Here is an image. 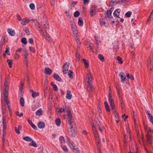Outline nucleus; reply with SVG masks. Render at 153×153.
<instances>
[{
	"instance_id": "1",
	"label": "nucleus",
	"mask_w": 153,
	"mask_h": 153,
	"mask_svg": "<svg viewBox=\"0 0 153 153\" xmlns=\"http://www.w3.org/2000/svg\"><path fill=\"white\" fill-rule=\"evenodd\" d=\"M33 21L35 23L37 28L43 37L48 41H51L52 39L50 36L48 34H47L45 30H43L42 28L40 29H41L40 26L39 25V24L37 22L36 20H34Z\"/></svg>"
},
{
	"instance_id": "2",
	"label": "nucleus",
	"mask_w": 153,
	"mask_h": 153,
	"mask_svg": "<svg viewBox=\"0 0 153 153\" xmlns=\"http://www.w3.org/2000/svg\"><path fill=\"white\" fill-rule=\"evenodd\" d=\"M93 77L90 73L87 74L85 78V81L87 83V90L93 91V88L91 84L92 82Z\"/></svg>"
},
{
	"instance_id": "3",
	"label": "nucleus",
	"mask_w": 153,
	"mask_h": 153,
	"mask_svg": "<svg viewBox=\"0 0 153 153\" xmlns=\"http://www.w3.org/2000/svg\"><path fill=\"white\" fill-rule=\"evenodd\" d=\"M144 129L146 133V139L148 143L151 144L152 143V136L150 134V133L153 131L150 129L149 127L146 126H144Z\"/></svg>"
},
{
	"instance_id": "4",
	"label": "nucleus",
	"mask_w": 153,
	"mask_h": 153,
	"mask_svg": "<svg viewBox=\"0 0 153 153\" xmlns=\"http://www.w3.org/2000/svg\"><path fill=\"white\" fill-rule=\"evenodd\" d=\"M98 11L97 7L96 5L92 6L90 8L89 11L90 15L91 16H93L96 15Z\"/></svg>"
},
{
	"instance_id": "5",
	"label": "nucleus",
	"mask_w": 153,
	"mask_h": 153,
	"mask_svg": "<svg viewBox=\"0 0 153 153\" xmlns=\"http://www.w3.org/2000/svg\"><path fill=\"white\" fill-rule=\"evenodd\" d=\"M24 51V62L26 65L27 67L28 66V61L29 60V53L27 51L25 50Z\"/></svg>"
},
{
	"instance_id": "6",
	"label": "nucleus",
	"mask_w": 153,
	"mask_h": 153,
	"mask_svg": "<svg viewBox=\"0 0 153 153\" xmlns=\"http://www.w3.org/2000/svg\"><path fill=\"white\" fill-rule=\"evenodd\" d=\"M68 143L69 146L73 151L76 152V153H79V150L77 148L74 146L73 141H70L69 139H68Z\"/></svg>"
},
{
	"instance_id": "7",
	"label": "nucleus",
	"mask_w": 153,
	"mask_h": 153,
	"mask_svg": "<svg viewBox=\"0 0 153 153\" xmlns=\"http://www.w3.org/2000/svg\"><path fill=\"white\" fill-rule=\"evenodd\" d=\"M75 127L74 125L70 126V128L68 130V132L70 135L72 137H74L75 135Z\"/></svg>"
},
{
	"instance_id": "8",
	"label": "nucleus",
	"mask_w": 153,
	"mask_h": 153,
	"mask_svg": "<svg viewBox=\"0 0 153 153\" xmlns=\"http://www.w3.org/2000/svg\"><path fill=\"white\" fill-rule=\"evenodd\" d=\"M8 92L6 88H4V91L3 94L2 96V98L4 100L5 102H7L8 100Z\"/></svg>"
},
{
	"instance_id": "9",
	"label": "nucleus",
	"mask_w": 153,
	"mask_h": 153,
	"mask_svg": "<svg viewBox=\"0 0 153 153\" xmlns=\"http://www.w3.org/2000/svg\"><path fill=\"white\" fill-rule=\"evenodd\" d=\"M67 113L68 117V123H69L71 125L72 124V123L74 121V120L72 119V116L71 111L69 109H68L67 110Z\"/></svg>"
},
{
	"instance_id": "10",
	"label": "nucleus",
	"mask_w": 153,
	"mask_h": 153,
	"mask_svg": "<svg viewBox=\"0 0 153 153\" xmlns=\"http://www.w3.org/2000/svg\"><path fill=\"white\" fill-rule=\"evenodd\" d=\"M91 125L92 126V130L93 132L95 137L96 138V140H97L98 139V134L97 131L95 127L94 126L93 124L92 123H91Z\"/></svg>"
},
{
	"instance_id": "11",
	"label": "nucleus",
	"mask_w": 153,
	"mask_h": 153,
	"mask_svg": "<svg viewBox=\"0 0 153 153\" xmlns=\"http://www.w3.org/2000/svg\"><path fill=\"white\" fill-rule=\"evenodd\" d=\"M69 64L68 63L66 62L62 66L63 72L64 74H66L67 71H68L69 68Z\"/></svg>"
},
{
	"instance_id": "12",
	"label": "nucleus",
	"mask_w": 153,
	"mask_h": 153,
	"mask_svg": "<svg viewBox=\"0 0 153 153\" xmlns=\"http://www.w3.org/2000/svg\"><path fill=\"white\" fill-rule=\"evenodd\" d=\"M30 92L31 94V96L32 97L35 99L36 97L39 96V93L38 92H36L33 91L32 89L30 90Z\"/></svg>"
},
{
	"instance_id": "13",
	"label": "nucleus",
	"mask_w": 153,
	"mask_h": 153,
	"mask_svg": "<svg viewBox=\"0 0 153 153\" xmlns=\"http://www.w3.org/2000/svg\"><path fill=\"white\" fill-rule=\"evenodd\" d=\"M119 75L121 78V81L123 83L126 81V77L124 74L123 72H121Z\"/></svg>"
},
{
	"instance_id": "14",
	"label": "nucleus",
	"mask_w": 153,
	"mask_h": 153,
	"mask_svg": "<svg viewBox=\"0 0 153 153\" xmlns=\"http://www.w3.org/2000/svg\"><path fill=\"white\" fill-rule=\"evenodd\" d=\"M120 12V10L119 9H117L114 11L113 15L115 17L120 18L119 15Z\"/></svg>"
},
{
	"instance_id": "15",
	"label": "nucleus",
	"mask_w": 153,
	"mask_h": 153,
	"mask_svg": "<svg viewBox=\"0 0 153 153\" xmlns=\"http://www.w3.org/2000/svg\"><path fill=\"white\" fill-rule=\"evenodd\" d=\"M108 102L112 109H114L115 106L114 100L111 98H108Z\"/></svg>"
},
{
	"instance_id": "16",
	"label": "nucleus",
	"mask_w": 153,
	"mask_h": 153,
	"mask_svg": "<svg viewBox=\"0 0 153 153\" xmlns=\"http://www.w3.org/2000/svg\"><path fill=\"white\" fill-rule=\"evenodd\" d=\"M70 22L72 30L76 29V27L74 21L73 20H71L70 21Z\"/></svg>"
},
{
	"instance_id": "17",
	"label": "nucleus",
	"mask_w": 153,
	"mask_h": 153,
	"mask_svg": "<svg viewBox=\"0 0 153 153\" xmlns=\"http://www.w3.org/2000/svg\"><path fill=\"white\" fill-rule=\"evenodd\" d=\"M7 32L9 34L12 36H13L15 35V31L14 30H13L11 28H9L7 30Z\"/></svg>"
},
{
	"instance_id": "18",
	"label": "nucleus",
	"mask_w": 153,
	"mask_h": 153,
	"mask_svg": "<svg viewBox=\"0 0 153 153\" xmlns=\"http://www.w3.org/2000/svg\"><path fill=\"white\" fill-rule=\"evenodd\" d=\"M59 140L61 144L60 146H62L63 145L65 142L64 138L63 137L61 136L59 137Z\"/></svg>"
},
{
	"instance_id": "19",
	"label": "nucleus",
	"mask_w": 153,
	"mask_h": 153,
	"mask_svg": "<svg viewBox=\"0 0 153 153\" xmlns=\"http://www.w3.org/2000/svg\"><path fill=\"white\" fill-rule=\"evenodd\" d=\"M31 141L30 143H29V146H32L34 147H37V145L36 142L33 140H32L29 137V142Z\"/></svg>"
},
{
	"instance_id": "20",
	"label": "nucleus",
	"mask_w": 153,
	"mask_h": 153,
	"mask_svg": "<svg viewBox=\"0 0 153 153\" xmlns=\"http://www.w3.org/2000/svg\"><path fill=\"white\" fill-rule=\"evenodd\" d=\"M29 21L27 18H24L22 19L21 24L23 25H26L28 22Z\"/></svg>"
},
{
	"instance_id": "21",
	"label": "nucleus",
	"mask_w": 153,
	"mask_h": 153,
	"mask_svg": "<svg viewBox=\"0 0 153 153\" xmlns=\"http://www.w3.org/2000/svg\"><path fill=\"white\" fill-rule=\"evenodd\" d=\"M54 78L57 81H62V79L59 76V75L56 74H53Z\"/></svg>"
},
{
	"instance_id": "22",
	"label": "nucleus",
	"mask_w": 153,
	"mask_h": 153,
	"mask_svg": "<svg viewBox=\"0 0 153 153\" xmlns=\"http://www.w3.org/2000/svg\"><path fill=\"white\" fill-rule=\"evenodd\" d=\"M38 126L39 128H43L45 127V125L43 122H40L38 123Z\"/></svg>"
},
{
	"instance_id": "23",
	"label": "nucleus",
	"mask_w": 153,
	"mask_h": 153,
	"mask_svg": "<svg viewBox=\"0 0 153 153\" xmlns=\"http://www.w3.org/2000/svg\"><path fill=\"white\" fill-rule=\"evenodd\" d=\"M72 95L71 94V91L68 90H67V93L66 96V98L68 100H71L72 98Z\"/></svg>"
},
{
	"instance_id": "24",
	"label": "nucleus",
	"mask_w": 153,
	"mask_h": 153,
	"mask_svg": "<svg viewBox=\"0 0 153 153\" xmlns=\"http://www.w3.org/2000/svg\"><path fill=\"white\" fill-rule=\"evenodd\" d=\"M52 71L49 68H47L45 69V73L48 75H50L51 74Z\"/></svg>"
},
{
	"instance_id": "25",
	"label": "nucleus",
	"mask_w": 153,
	"mask_h": 153,
	"mask_svg": "<svg viewBox=\"0 0 153 153\" xmlns=\"http://www.w3.org/2000/svg\"><path fill=\"white\" fill-rule=\"evenodd\" d=\"M113 10L114 9L113 8H111L109 10H107L106 13L107 15V17L108 18L110 17L111 15V13L113 11Z\"/></svg>"
},
{
	"instance_id": "26",
	"label": "nucleus",
	"mask_w": 153,
	"mask_h": 153,
	"mask_svg": "<svg viewBox=\"0 0 153 153\" xmlns=\"http://www.w3.org/2000/svg\"><path fill=\"white\" fill-rule=\"evenodd\" d=\"M151 62L150 59H148L147 60L148 68L150 69V71H152V67L151 64Z\"/></svg>"
},
{
	"instance_id": "27",
	"label": "nucleus",
	"mask_w": 153,
	"mask_h": 153,
	"mask_svg": "<svg viewBox=\"0 0 153 153\" xmlns=\"http://www.w3.org/2000/svg\"><path fill=\"white\" fill-rule=\"evenodd\" d=\"M22 127L21 126H19L18 128L16 127H15V130L16 132L18 134H20V130H21Z\"/></svg>"
},
{
	"instance_id": "28",
	"label": "nucleus",
	"mask_w": 153,
	"mask_h": 153,
	"mask_svg": "<svg viewBox=\"0 0 153 153\" xmlns=\"http://www.w3.org/2000/svg\"><path fill=\"white\" fill-rule=\"evenodd\" d=\"M42 109L39 108L36 111V114L37 115L39 116L42 114Z\"/></svg>"
},
{
	"instance_id": "29",
	"label": "nucleus",
	"mask_w": 153,
	"mask_h": 153,
	"mask_svg": "<svg viewBox=\"0 0 153 153\" xmlns=\"http://www.w3.org/2000/svg\"><path fill=\"white\" fill-rule=\"evenodd\" d=\"M104 105L105 108L107 111H110V109L108 104V102L107 101H105L104 102Z\"/></svg>"
},
{
	"instance_id": "30",
	"label": "nucleus",
	"mask_w": 153,
	"mask_h": 153,
	"mask_svg": "<svg viewBox=\"0 0 153 153\" xmlns=\"http://www.w3.org/2000/svg\"><path fill=\"white\" fill-rule=\"evenodd\" d=\"M20 104L22 107H24L25 105V102L23 98L21 97L19 100Z\"/></svg>"
},
{
	"instance_id": "31",
	"label": "nucleus",
	"mask_w": 153,
	"mask_h": 153,
	"mask_svg": "<svg viewBox=\"0 0 153 153\" xmlns=\"http://www.w3.org/2000/svg\"><path fill=\"white\" fill-rule=\"evenodd\" d=\"M78 24L80 26H82L83 25V22L82 20V19L81 18H79L78 19Z\"/></svg>"
},
{
	"instance_id": "32",
	"label": "nucleus",
	"mask_w": 153,
	"mask_h": 153,
	"mask_svg": "<svg viewBox=\"0 0 153 153\" xmlns=\"http://www.w3.org/2000/svg\"><path fill=\"white\" fill-rule=\"evenodd\" d=\"M73 73L71 70H69L68 72V74L69 77L71 79H72L73 78Z\"/></svg>"
},
{
	"instance_id": "33",
	"label": "nucleus",
	"mask_w": 153,
	"mask_h": 153,
	"mask_svg": "<svg viewBox=\"0 0 153 153\" xmlns=\"http://www.w3.org/2000/svg\"><path fill=\"white\" fill-rule=\"evenodd\" d=\"M7 62L8 64L9 67L10 68H12L13 64L12 60L8 59L7 60Z\"/></svg>"
},
{
	"instance_id": "34",
	"label": "nucleus",
	"mask_w": 153,
	"mask_h": 153,
	"mask_svg": "<svg viewBox=\"0 0 153 153\" xmlns=\"http://www.w3.org/2000/svg\"><path fill=\"white\" fill-rule=\"evenodd\" d=\"M82 61L84 63V64L85 65V68H88V67L89 66V64H88V62L86 61V60L84 59H82Z\"/></svg>"
},
{
	"instance_id": "35",
	"label": "nucleus",
	"mask_w": 153,
	"mask_h": 153,
	"mask_svg": "<svg viewBox=\"0 0 153 153\" xmlns=\"http://www.w3.org/2000/svg\"><path fill=\"white\" fill-rule=\"evenodd\" d=\"M7 125L4 119L3 121V131H5L6 129Z\"/></svg>"
},
{
	"instance_id": "36",
	"label": "nucleus",
	"mask_w": 153,
	"mask_h": 153,
	"mask_svg": "<svg viewBox=\"0 0 153 153\" xmlns=\"http://www.w3.org/2000/svg\"><path fill=\"white\" fill-rule=\"evenodd\" d=\"M29 124L30 125L32 128H33L34 130H37V128L36 126L32 123L31 121H30L29 120Z\"/></svg>"
},
{
	"instance_id": "37",
	"label": "nucleus",
	"mask_w": 153,
	"mask_h": 153,
	"mask_svg": "<svg viewBox=\"0 0 153 153\" xmlns=\"http://www.w3.org/2000/svg\"><path fill=\"white\" fill-rule=\"evenodd\" d=\"M75 38L76 40V42L77 45V46L79 47L80 45V43L79 42V37H75Z\"/></svg>"
},
{
	"instance_id": "38",
	"label": "nucleus",
	"mask_w": 153,
	"mask_h": 153,
	"mask_svg": "<svg viewBox=\"0 0 153 153\" xmlns=\"http://www.w3.org/2000/svg\"><path fill=\"white\" fill-rule=\"evenodd\" d=\"M56 125L58 126H59L60 125V120L59 118H57L55 120Z\"/></svg>"
},
{
	"instance_id": "39",
	"label": "nucleus",
	"mask_w": 153,
	"mask_h": 153,
	"mask_svg": "<svg viewBox=\"0 0 153 153\" xmlns=\"http://www.w3.org/2000/svg\"><path fill=\"white\" fill-rule=\"evenodd\" d=\"M56 111L57 112H62L65 111V109L61 108H56Z\"/></svg>"
},
{
	"instance_id": "40",
	"label": "nucleus",
	"mask_w": 153,
	"mask_h": 153,
	"mask_svg": "<svg viewBox=\"0 0 153 153\" xmlns=\"http://www.w3.org/2000/svg\"><path fill=\"white\" fill-rule=\"evenodd\" d=\"M29 7L31 10H33L35 8V5L33 3H31L29 4Z\"/></svg>"
},
{
	"instance_id": "41",
	"label": "nucleus",
	"mask_w": 153,
	"mask_h": 153,
	"mask_svg": "<svg viewBox=\"0 0 153 153\" xmlns=\"http://www.w3.org/2000/svg\"><path fill=\"white\" fill-rule=\"evenodd\" d=\"M51 84L53 88L55 91H56L58 90L57 87L56 85L53 84L52 82L51 83Z\"/></svg>"
},
{
	"instance_id": "42",
	"label": "nucleus",
	"mask_w": 153,
	"mask_h": 153,
	"mask_svg": "<svg viewBox=\"0 0 153 153\" xmlns=\"http://www.w3.org/2000/svg\"><path fill=\"white\" fill-rule=\"evenodd\" d=\"M65 13L66 14L67 17L69 19L71 18V15L70 14L69 11H68L67 10H65Z\"/></svg>"
},
{
	"instance_id": "43",
	"label": "nucleus",
	"mask_w": 153,
	"mask_h": 153,
	"mask_svg": "<svg viewBox=\"0 0 153 153\" xmlns=\"http://www.w3.org/2000/svg\"><path fill=\"white\" fill-rule=\"evenodd\" d=\"M72 31L73 32L74 35V36L75 37H78V32L76 30V29L74 30H73Z\"/></svg>"
},
{
	"instance_id": "44",
	"label": "nucleus",
	"mask_w": 153,
	"mask_h": 153,
	"mask_svg": "<svg viewBox=\"0 0 153 153\" xmlns=\"http://www.w3.org/2000/svg\"><path fill=\"white\" fill-rule=\"evenodd\" d=\"M98 57L99 59L102 62H103L104 61V57L101 54L99 55Z\"/></svg>"
},
{
	"instance_id": "45",
	"label": "nucleus",
	"mask_w": 153,
	"mask_h": 153,
	"mask_svg": "<svg viewBox=\"0 0 153 153\" xmlns=\"http://www.w3.org/2000/svg\"><path fill=\"white\" fill-rule=\"evenodd\" d=\"M117 59L118 61V63L120 64H122L123 62L122 58L119 56L117 57Z\"/></svg>"
},
{
	"instance_id": "46",
	"label": "nucleus",
	"mask_w": 153,
	"mask_h": 153,
	"mask_svg": "<svg viewBox=\"0 0 153 153\" xmlns=\"http://www.w3.org/2000/svg\"><path fill=\"white\" fill-rule=\"evenodd\" d=\"M100 23L101 25L104 26L105 25V22L103 19H100Z\"/></svg>"
},
{
	"instance_id": "47",
	"label": "nucleus",
	"mask_w": 153,
	"mask_h": 153,
	"mask_svg": "<svg viewBox=\"0 0 153 153\" xmlns=\"http://www.w3.org/2000/svg\"><path fill=\"white\" fill-rule=\"evenodd\" d=\"M126 76L128 78L131 79V80H134V78L133 76L132 75H130L129 74H126Z\"/></svg>"
},
{
	"instance_id": "48",
	"label": "nucleus",
	"mask_w": 153,
	"mask_h": 153,
	"mask_svg": "<svg viewBox=\"0 0 153 153\" xmlns=\"http://www.w3.org/2000/svg\"><path fill=\"white\" fill-rule=\"evenodd\" d=\"M94 39L96 44V47L97 48H99V44L98 42V39L96 36H95Z\"/></svg>"
},
{
	"instance_id": "49",
	"label": "nucleus",
	"mask_w": 153,
	"mask_h": 153,
	"mask_svg": "<svg viewBox=\"0 0 153 153\" xmlns=\"http://www.w3.org/2000/svg\"><path fill=\"white\" fill-rule=\"evenodd\" d=\"M74 16L75 17H78L79 16L80 14L77 11H76L74 13Z\"/></svg>"
},
{
	"instance_id": "50",
	"label": "nucleus",
	"mask_w": 153,
	"mask_h": 153,
	"mask_svg": "<svg viewBox=\"0 0 153 153\" xmlns=\"http://www.w3.org/2000/svg\"><path fill=\"white\" fill-rule=\"evenodd\" d=\"M21 42L22 43L25 45L27 43V39L25 38H23L21 40Z\"/></svg>"
},
{
	"instance_id": "51",
	"label": "nucleus",
	"mask_w": 153,
	"mask_h": 153,
	"mask_svg": "<svg viewBox=\"0 0 153 153\" xmlns=\"http://www.w3.org/2000/svg\"><path fill=\"white\" fill-rule=\"evenodd\" d=\"M61 147L64 151L65 152H67L68 151V149L66 146H62Z\"/></svg>"
},
{
	"instance_id": "52",
	"label": "nucleus",
	"mask_w": 153,
	"mask_h": 153,
	"mask_svg": "<svg viewBox=\"0 0 153 153\" xmlns=\"http://www.w3.org/2000/svg\"><path fill=\"white\" fill-rule=\"evenodd\" d=\"M148 118L152 124V125H153V117L152 115L150 116H149Z\"/></svg>"
},
{
	"instance_id": "53",
	"label": "nucleus",
	"mask_w": 153,
	"mask_h": 153,
	"mask_svg": "<svg viewBox=\"0 0 153 153\" xmlns=\"http://www.w3.org/2000/svg\"><path fill=\"white\" fill-rule=\"evenodd\" d=\"M23 87H20L19 88V96L20 97L21 95V93L22 92V91L23 90Z\"/></svg>"
},
{
	"instance_id": "54",
	"label": "nucleus",
	"mask_w": 153,
	"mask_h": 153,
	"mask_svg": "<svg viewBox=\"0 0 153 153\" xmlns=\"http://www.w3.org/2000/svg\"><path fill=\"white\" fill-rule=\"evenodd\" d=\"M131 13L130 11H128L125 14V16L128 17H129L131 16Z\"/></svg>"
},
{
	"instance_id": "55",
	"label": "nucleus",
	"mask_w": 153,
	"mask_h": 153,
	"mask_svg": "<svg viewBox=\"0 0 153 153\" xmlns=\"http://www.w3.org/2000/svg\"><path fill=\"white\" fill-rule=\"evenodd\" d=\"M95 140L97 143V145L98 147H99L100 146V143H99V141H100V140L99 139V135H98V139L97 140H96L95 137Z\"/></svg>"
},
{
	"instance_id": "56",
	"label": "nucleus",
	"mask_w": 153,
	"mask_h": 153,
	"mask_svg": "<svg viewBox=\"0 0 153 153\" xmlns=\"http://www.w3.org/2000/svg\"><path fill=\"white\" fill-rule=\"evenodd\" d=\"M29 51L32 53H34L35 51L34 48L30 47H29Z\"/></svg>"
},
{
	"instance_id": "57",
	"label": "nucleus",
	"mask_w": 153,
	"mask_h": 153,
	"mask_svg": "<svg viewBox=\"0 0 153 153\" xmlns=\"http://www.w3.org/2000/svg\"><path fill=\"white\" fill-rule=\"evenodd\" d=\"M117 3L115 1V0H111V5H114L117 4Z\"/></svg>"
},
{
	"instance_id": "58",
	"label": "nucleus",
	"mask_w": 153,
	"mask_h": 153,
	"mask_svg": "<svg viewBox=\"0 0 153 153\" xmlns=\"http://www.w3.org/2000/svg\"><path fill=\"white\" fill-rule=\"evenodd\" d=\"M16 114L17 116L20 117H21L22 116L23 114L22 113H21L19 114V112H17Z\"/></svg>"
},
{
	"instance_id": "59",
	"label": "nucleus",
	"mask_w": 153,
	"mask_h": 153,
	"mask_svg": "<svg viewBox=\"0 0 153 153\" xmlns=\"http://www.w3.org/2000/svg\"><path fill=\"white\" fill-rule=\"evenodd\" d=\"M76 58H77V60L78 61L79 60V53L78 52H76Z\"/></svg>"
},
{
	"instance_id": "60",
	"label": "nucleus",
	"mask_w": 153,
	"mask_h": 153,
	"mask_svg": "<svg viewBox=\"0 0 153 153\" xmlns=\"http://www.w3.org/2000/svg\"><path fill=\"white\" fill-rule=\"evenodd\" d=\"M74 6L73 4L71 3L69 7L71 9L73 10L74 9Z\"/></svg>"
},
{
	"instance_id": "61",
	"label": "nucleus",
	"mask_w": 153,
	"mask_h": 153,
	"mask_svg": "<svg viewBox=\"0 0 153 153\" xmlns=\"http://www.w3.org/2000/svg\"><path fill=\"white\" fill-rule=\"evenodd\" d=\"M15 58L16 59H18L19 58V55L17 53H16L15 55Z\"/></svg>"
},
{
	"instance_id": "62",
	"label": "nucleus",
	"mask_w": 153,
	"mask_h": 153,
	"mask_svg": "<svg viewBox=\"0 0 153 153\" xmlns=\"http://www.w3.org/2000/svg\"><path fill=\"white\" fill-rule=\"evenodd\" d=\"M4 88H6L7 90H8L9 87L7 83H4Z\"/></svg>"
},
{
	"instance_id": "63",
	"label": "nucleus",
	"mask_w": 153,
	"mask_h": 153,
	"mask_svg": "<svg viewBox=\"0 0 153 153\" xmlns=\"http://www.w3.org/2000/svg\"><path fill=\"white\" fill-rule=\"evenodd\" d=\"M16 16H17V19L19 21H22V19L21 17L20 16V15H17Z\"/></svg>"
},
{
	"instance_id": "64",
	"label": "nucleus",
	"mask_w": 153,
	"mask_h": 153,
	"mask_svg": "<svg viewBox=\"0 0 153 153\" xmlns=\"http://www.w3.org/2000/svg\"><path fill=\"white\" fill-rule=\"evenodd\" d=\"M24 140L26 141H29V137L27 136L26 137H24L23 138Z\"/></svg>"
}]
</instances>
